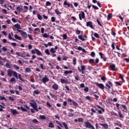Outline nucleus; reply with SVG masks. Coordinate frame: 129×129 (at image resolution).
<instances>
[{
    "mask_svg": "<svg viewBox=\"0 0 129 129\" xmlns=\"http://www.w3.org/2000/svg\"><path fill=\"white\" fill-rule=\"evenodd\" d=\"M31 101L32 102V103H30L31 106H32L33 109L36 110V111L37 112L39 111V110H38V105H37V102H36L35 100H31Z\"/></svg>",
    "mask_w": 129,
    "mask_h": 129,
    "instance_id": "1",
    "label": "nucleus"
},
{
    "mask_svg": "<svg viewBox=\"0 0 129 129\" xmlns=\"http://www.w3.org/2000/svg\"><path fill=\"white\" fill-rule=\"evenodd\" d=\"M12 74L15 78H17V79L19 78V79H20V80L22 81V82H25V80L23 79V78H22V75H21L20 74H18V73H17V72L13 71V72L12 73Z\"/></svg>",
    "mask_w": 129,
    "mask_h": 129,
    "instance_id": "2",
    "label": "nucleus"
},
{
    "mask_svg": "<svg viewBox=\"0 0 129 129\" xmlns=\"http://www.w3.org/2000/svg\"><path fill=\"white\" fill-rule=\"evenodd\" d=\"M85 124L87 128L95 129V127H94V126L92 125L91 123H90L88 121H85Z\"/></svg>",
    "mask_w": 129,
    "mask_h": 129,
    "instance_id": "3",
    "label": "nucleus"
},
{
    "mask_svg": "<svg viewBox=\"0 0 129 129\" xmlns=\"http://www.w3.org/2000/svg\"><path fill=\"white\" fill-rule=\"evenodd\" d=\"M97 107H98V108H99V109L100 110H98L97 108H95V110H96V111L98 112V113H99V114H102V112H104L105 111L104 110V108H102L101 106L97 105Z\"/></svg>",
    "mask_w": 129,
    "mask_h": 129,
    "instance_id": "4",
    "label": "nucleus"
},
{
    "mask_svg": "<svg viewBox=\"0 0 129 129\" xmlns=\"http://www.w3.org/2000/svg\"><path fill=\"white\" fill-rule=\"evenodd\" d=\"M85 66H81V69L80 67H78V70L79 71L80 73H82V74H84V73H85V72L84 71V70H85Z\"/></svg>",
    "mask_w": 129,
    "mask_h": 129,
    "instance_id": "5",
    "label": "nucleus"
},
{
    "mask_svg": "<svg viewBox=\"0 0 129 129\" xmlns=\"http://www.w3.org/2000/svg\"><path fill=\"white\" fill-rule=\"evenodd\" d=\"M95 84H96V86H97V87H99V88H100V89H101L102 90H104V88H107L104 86V85H103V84H99L97 82H95Z\"/></svg>",
    "mask_w": 129,
    "mask_h": 129,
    "instance_id": "6",
    "label": "nucleus"
},
{
    "mask_svg": "<svg viewBox=\"0 0 129 129\" xmlns=\"http://www.w3.org/2000/svg\"><path fill=\"white\" fill-rule=\"evenodd\" d=\"M105 87H106V89H110L111 87H113V85L111 81H108V83L105 84Z\"/></svg>",
    "mask_w": 129,
    "mask_h": 129,
    "instance_id": "7",
    "label": "nucleus"
},
{
    "mask_svg": "<svg viewBox=\"0 0 129 129\" xmlns=\"http://www.w3.org/2000/svg\"><path fill=\"white\" fill-rule=\"evenodd\" d=\"M79 17L80 21H82V19H85V13L84 12L82 11L81 13L79 14Z\"/></svg>",
    "mask_w": 129,
    "mask_h": 129,
    "instance_id": "8",
    "label": "nucleus"
},
{
    "mask_svg": "<svg viewBox=\"0 0 129 129\" xmlns=\"http://www.w3.org/2000/svg\"><path fill=\"white\" fill-rule=\"evenodd\" d=\"M99 55L101 58V59H102L104 62H106L107 60V58L104 56V54L102 53V52H99Z\"/></svg>",
    "mask_w": 129,
    "mask_h": 129,
    "instance_id": "9",
    "label": "nucleus"
},
{
    "mask_svg": "<svg viewBox=\"0 0 129 129\" xmlns=\"http://www.w3.org/2000/svg\"><path fill=\"white\" fill-rule=\"evenodd\" d=\"M86 26L87 27H89L90 28H91V29H94L93 24L91 21L87 22L86 24Z\"/></svg>",
    "mask_w": 129,
    "mask_h": 129,
    "instance_id": "10",
    "label": "nucleus"
},
{
    "mask_svg": "<svg viewBox=\"0 0 129 129\" xmlns=\"http://www.w3.org/2000/svg\"><path fill=\"white\" fill-rule=\"evenodd\" d=\"M41 81L44 83V84H46V82H48L49 81V78L47 77H44L42 79Z\"/></svg>",
    "mask_w": 129,
    "mask_h": 129,
    "instance_id": "11",
    "label": "nucleus"
},
{
    "mask_svg": "<svg viewBox=\"0 0 129 129\" xmlns=\"http://www.w3.org/2000/svg\"><path fill=\"white\" fill-rule=\"evenodd\" d=\"M13 71L12 70L8 69L7 71L8 76L9 77H12V76H13Z\"/></svg>",
    "mask_w": 129,
    "mask_h": 129,
    "instance_id": "12",
    "label": "nucleus"
},
{
    "mask_svg": "<svg viewBox=\"0 0 129 129\" xmlns=\"http://www.w3.org/2000/svg\"><path fill=\"white\" fill-rule=\"evenodd\" d=\"M110 68L111 69L112 71H116L115 69V64L113 63H110Z\"/></svg>",
    "mask_w": 129,
    "mask_h": 129,
    "instance_id": "13",
    "label": "nucleus"
},
{
    "mask_svg": "<svg viewBox=\"0 0 129 129\" xmlns=\"http://www.w3.org/2000/svg\"><path fill=\"white\" fill-rule=\"evenodd\" d=\"M21 35L24 39H27L28 38V34H27V33H26V32L23 31V32H21Z\"/></svg>",
    "mask_w": 129,
    "mask_h": 129,
    "instance_id": "14",
    "label": "nucleus"
},
{
    "mask_svg": "<svg viewBox=\"0 0 129 129\" xmlns=\"http://www.w3.org/2000/svg\"><path fill=\"white\" fill-rule=\"evenodd\" d=\"M52 89H54V90H58L59 89V86H58V84H54L52 86Z\"/></svg>",
    "mask_w": 129,
    "mask_h": 129,
    "instance_id": "15",
    "label": "nucleus"
},
{
    "mask_svg": "<svg viewBox=\"0 0 129 129\" xmlns=\"http://www.w3.org/2000/svg\"><path fill=\"white\" fill-rule=\"evenodd\" d=\"M60 82L61 84H68V80H66L64 79H60Z\"/></svg>",
    "mask_w": 129,
    "mask_h": 129,
    "instance_id": "16",
    "label": "nucleus"
},
{
    "mask_svg": "<svg viewBox=\"0 0 129 129\" xmlns=\"http://www.w3.org/2000/svg\"><path fill=\"white\" fill-rule=\"evenodd\" d=\"M11 112L14 115H16V114H19V112L18 111H17L16 109H11Z\"/></svg>",
    "mask_w": 129,
    "mask_h": 129,
    "instance_id": "17",
    "label": "nucleus"
},
{
    "mask_svg": "<svg viewBox=\"0 0 129 129\" xmlns=\"http://www.w3.org/2000/svg\"><path fill=\"white\" fill-rule=\"evenodd\" d=\"M77 50L79 51H82L83 53H86V50H85V49L82 48L81 46H78Z\"/></svg>",
    "mask_w": 129,
    "mask_h": 129,
    "instance_id": "18",
    "label": "nucleus"
},
{
    "mask_svg": "<svg viewBox=\"0 0 129 129\" xmlns=\"http://www.w3.org/2000/svg\"><path fill=\"white\" fill-rule=\"evenodd\" d=\"M100 125H101V126L103 127L105 129H108V124L107 123H100Z\"/></svg>",
    "mask_w": 129,
    "mask_h": 129,
    "instance_id": "19",
    "label": "nucleus"
},
{
    "mask_svg": "<svg viewBox=\"0 0 129 129\" xmlns=\"http://www.w3.org/2000/svg\"><path fill=\"white\" fill-rule=\"evenodd\" d=\"M14 27L16 28V29H18V30H21L22 27H21V25L19 24V23H17L15 25H14Z\"/></svg>",
    "mask_w": 129,
    "mask_h": 129,
    "instance_id": "20",
    "label": "nucleus"
},
{
    "mask_svg": "<svg viewBox=\"0 0 129 129\" xmlns=\"http://www.w3.org/2000/svg\"><path fill=\"white\" fill-rule=\"evenodd\" d=\"M36 53L37 56H43V54L42 53V52H41V51L38 49L36 50Z\"/></svg>",
    "mask_w": 129,
    "mask_h": 129,
    "instance_id": "21",
    "label": "nucleus"
},
{
    "mask_svg": "<svg viewBox=\"0 0 129 129\" xmlns=\"http://www.w3.org/2000/svg\"><path fill=\"white\" fill-rule=\"evenodd\" d=\"M63 73L65 75H67L68 74H71L72 73H73V71H65L63 72Z\"/></svg>",
    "mask_w": 129,
    "mask_h": 129,
    "instance_id": "22",
    "label": "nucleus"
},
{
    "mask_svg": "<svg viewBox=\"0 0 129 129\" xmlns=\"http://www.w3.org/2000/svg\"><path fill=\"white\" fill-rule=\"evenodd\" d=\"M53 44H52V42H49L47 44H44V46H45V48H48L49 46H52Z\"/></svg>",
    "mask_w": 129,
    "mask_h": 129,
    "instance_id": "23",
    "label": "nucleus"
},
{
    "mask_svg": "<svg viewBox=\"0 0 129 129\" xmlns=\"http://www.w3.org/2000/svg\"><path fill=\"white\" fill-rule=\"evenodd\" d=\"M5 60V58L0 56V65L1 66H4V63H3V61Z\"/></svg>",
    "mask_w": 129,
    "mask_h": 129,
    "instance_id": "24",
    "label": "nucleus"
},
{
    "mask_svg": "<svg viewBox=\"0 0 129 129\" xmlns=\"http://www.w3.org/2000/svg\"><path fill=\"white\" fill-rule=\"evenodd\" d=\"M14 38H15V39H16V40H19L20 41H21V40H22V38H21L20 36H19L17 34L14 35Z\"/></svg>",
    "mask_w": 129,
    "mask_h": 129,
    "instance_id": "25",
    "label": "nucleus"
},
{
    "mask_svg": "<svg viewBox=\"0 0 129 129\" xmlns=\"http://www.w3.org/2000/svg\"><path fill=\"white\" fill-rule=\"evenodd\" d=\"M23 10H24L23 9V7L22 6H18L17 8V11H18V12H22L23 11Z\"/></svg>",
    "mask_w": 129,
    "mask_h": 129,
    "instance_id": "26",
    "label": "nucleus"
},
{
    "mask_svg": "<svg viewBox=\"0 0 129 129\" xmlns=\"http://www.w3.org/2000/svg\"><path fill=\"white\" fill-rule=\"evenodd\" d=\"M32 70H31V69L30 68H26L25 70V72L26 73H30Z\"/></svg>",
    "mask_w": 129,
    "mask_h": 129,
    "instance_id": "27",
    "label": "nucleus"
},
{
    "mask_svg": "<svg viewBox=\"0 0 129 129\" xmlns=\"http://www.w3.org/2000/svg\"><path fill=\"white\" fill-rule=\"evenodd\" d=\"M68 101L69 102V104L70 105H72V103H73V100H72L71 98L68 99Z\"/></svg>",
    "mask_w": 129,
    "mask_h": 129,
    "instance_id": "28",
    "label": "nucleus"
},
{
    "mask_svg": "<svg viewBox=\"0 0 129 129\" xmlns=\"http://www.w3.org/2000/svg\"><path fill=\"white\" fill-rule=\"evenodd\" d=\"M48 127H51L53 128L55 127V125H54V123H53V122H50L49 123Z\"/></svg>",
    "mask_w": 129,
    "mask_h": 129,
    "instance_id": "29",
    "label": "nucleus"
},
{
    "mask_svg": "<svg viewBox=\"0 0 129 129\" xmlns=\"http://www.w3.org/2000/svg\"><path fill=\"white\" fill-rule=\"evenodd\" d=\"M63 5H64V6H67L69 8H70L71 5L70 4L68 3V2H67V1H64Z\"/></svg>",
    "mask_w": 129,
    "mask_h": 129,
    "instance_id": "30",
    "label": "nucleus"
},
{
    "mask_svg": "<svg viewBox=\"0 0 129 129\" xmlns=\"http://www.w3.org/2000/svg\"><path fill=\"white\" fill-rule=\"evenodd\" d=\"M39 118H40V119H42V120H45V119H46V116H45V115H40L39 116Z\"/></svg>",
    "mask_w": 129,
    "mask_h": 129,
    "instance_id": "31",
    "label": "nucleus"
},
{
    "mask_svg": "<svg viewBox=\"0 0 129 129\" xmlns=\"http://www.w3.org/2000/svg\"><path fill=\"white\" fill-rule=\"evenodd\" d=\"M78 38L80 40H81V41H85V39L83 38V36L82 35H78Z\"/></svg>",
    "mask_w": 129,
    "mask_h": 129,
    "instance_id": "32",
    "label": "nucleus"
},
{
    "mask_svg": "<svg viewBox=\"0 0 129 129\" xmlns=\"http://www.w3.org/2000/svg\"><path fill=\"white\" fill-rule=\"evenodd\" d=\"M118 114L120 118H123L124 116H123V115H122V113H121V111H119L118 112Z\"/></svg>",
    "mask_w": 129,
    "mask_h": 129,
    "instance_id": "33",
    "label": "nucleus"
},
{
    "mask_svg": "<svg viewBox=\"0 0 129 129\" xmlns=\"http://www.w3.org/2000/svg\"><path fill=\"white\" fill-rule=\"evenodd\" d=\"M50 52H51V53H52V54L56 53L55 49L53 47L50 48Z\"/></svg>",
    "mask_w": 129,
    "mask_h": 129,
    "instance_id": "34",
    "label": "nucleus"
},
{
    "mask_svg": "<svg viewBox=\"0 0 129 129\" xmlns=\"http://www.w3.org/2000/svg\"><path fill=\"white\" fill-rule=\"evenodd\" d=\"M112 18V14L110 13L107 16V20L109 21V20H110V19H111Z\"/></svg>",
    "mask_w": 129,
    "mask_h": 129,
    "instance_id": "35",
    "label": "nucleus"
},
{
    "mask_svg": "<svg viewBox=\"0 0 129 129\" xmlns=\"http://www.w3.org/2000/svg\"><path fill=\"white\" fill-rule=\"evenodd\" d=\"M54 12L56 15H61V12H60V11H59L58 9H55Z\"/></svg>",
    "mask_w": 129,
    "mask_h": 129,
    "instance_id": "36",
    "label": "nucleus"
},
{
    "mask_svg": "<svg viewBox=\"0 0 129 129\" xmlns=\"http://www.w3.org/2000/svg\"><path fill=\"white\" fill-rule=\"evenodd\" d=\"M37 18L40 21H42V20H43V17H42L40 14H37Z\"/></svg>",
    "mask_w": 129,
    "mask_h": 129,
    "instance_id": "37",
    "label": "nucleus"
},
{
    "mask_svg": "<svg viewBox=\"0 0 129 129\" xmlns=\"http://www.w3.org/2000/svg\"><path fill=\"white\" fill-rule=\"evenodd\" d=\"M62 124L66 129H69L68 127V125H67L65 122H62Z\"/></svg>",
    "mask_w": 129,
    "mask_h": 129,
    "instance_id": "38",
    "label": "nucleus"
},
{
    "mask_svg": "<svg viewBox=\"0 0 129 129\" xmlns=\"http://www.w3.org/2000/svg\"><path fill=\"white\" fill-rule=\"evenodd\" d=\"M77 60V59H76V58H73V65H76Z\"/></svg>",
    "mask_w": 129,
    "mask_h": 129,
    "instance_id": "39",
    "label": "nucleus"
},
{
    "mask_svg": "<svg viewBox=\"0 0 129 129\" xmlns=\"http://www.w3.org/2000/svg\"><path fill=\"white\" fill-rule=\"evenodd\" d=\"M32 122H33V123H36L38 124V123H39V121H38L37 119H33L32 120Z\"/></svg>",
    "mask_w": 129,
    "mask_h": 129,
    "instance_id": "40",
    "label": "nucleus"
},
{
    "mask_svg": "<svg viewBox=\"0 0 129 129\" xmlns=\"http://www.w3.org/2000/svg\"><path fill=\"white\" fill-rule=\"evenodd\" d=\"M10 82H11V83H13V82H14V83H16V79L14 77L10 79Z\"/></svg>",
    "mask_w": 129,
    "mask_h": 129,
    "instance_id": "41",
    "label": "nucleus"
},
{
    "mask_svg": "<svg viewBox=\"0 0 129 129\" xmlns=\"http://www.w3.org/2000/svg\"><path fill=\"white\" fill-rule=\"evenodd\" d=\"M119 77L123 82H124V79H123V77H122V75H121V74H119Z\"/></svg>",
    "mask_w": 129,
    "mask_h": 129,
    "instance_id": "42",
    "label": "nucleus"
},
{
    "mask_svg": "<svg viewBox=\"0 0 129 129\" xmlns=\"http://www.w3.org/2000/svg\"><path fill=\"white\" fill-rule=\"evenodd\" d=\"M94 36L97 39H99L100 38L99 34H98V33H94Z\"/></svg>",
    "mask_w": 129,
    "mask_h": 129,
    "instance_id": "43",
    "label": "nucleus"
},
{
    "mask_svg": "<svg viewBox=\"0 0 129 129\" xmlns=\"http://www.w3.org/2000/svg\"><path fill=\"white\" fill-rule=\"evenodd\" d=\"M40 92H41L39 91V90H36L34 91L33 93L38 95V94H39Z\"/></svg>",
    "mask_w": 129,
    "mask_h": 129,
    "instance_id": "44",
    "label": "nucleus"
},
{
    "mask_svg": "<svg viewBox=\"0 0 129 129\" xmlns=\"http://www.w3.org/2000/svg\"><path fill=\"white\" fill-rule=\"evenodd\" d=\"M51 21L52 22V23H55L56 22V18H55V17L52 16L51 18Z\"/></svg>",
    "mask_w": 129,
    "mask_h": 129,
    "instance_id": "45",
    "label": "nucleus"
},
{
    "mask_svg": "<svg viewBox=\"0 0 129 129\" xmlns=\"http://www.w3.org/2000/svg\"><path fill=\"white\" fill-rule=\"evenodd\" d=\"M42 37L43 38H49V35L47 34V33H44L43 34H42Z\"/></svg>",
    "mask_w": 129,
    "mask_h": 129,
    "instance_id": "46",
    "label": "nucleus"
},
{
    "mask_svg": "<svg viewBox=\"0 0 129 129\" xmlns=\"http://www.w3.org/2000/svg\"><path fill=\"white\" fill-rule=\"evenodd\" d=\"M111 115H114V116H118V115H117V113L114 112V111L111 112Z\"/></svg>",
    "mask_w": 129,
    "mask_h": 129,
    "instance_id": "47",
    "label": "nucleus"
},
{
    "mask_svg": "<svg viewBox=\"0 0 129 129\" xmlns=\"http://www.w3.org/2000/svg\"><path fill=\"white\" fill-rule=\"evenodd\" d=\"M46 104L47 106H48V107H49V108H50V107H52V105H51V104H50L49 101L46 102Z\"/></svg>",
    "mask_w": 129,
    "mask_h": 129,
    "instance_id": "48",
    "label": "nucleus"
},
{
    "mask_svg": "<svg viewBox=\"0 0 129 129\" xmlns=\"http://www.w3.org/2000/svg\"><path fill=\"white\" fill-rule=\"evenodd\" d=\"M78 121L79 122H83L84 121V120L82 118H78Z\"/></svg>",
    "mask_w": 129,
    "mask_h": 129,
    "instance_id": "49",
    "label": "nucleus"
},
{
    "mask_svg": "<svg viewBox=\"0 0 129 129\" xmlns=\"http://www.w3.org/2000/svg\"><path fill=\"white\" fill-rule=\"evenodd\" d=\"M21 109L22 111L27 112L28 110H27L25 108L23 107V106H21Z\"/></svg>",
    "mask_w": 129,
    "mask_h": 129,
    "instance_id": "50",
    "label": "nucleus"
},
{
    "mask_svg": "<svg viewBox=\"0 0 129 129\" xmlns=\"http://www.w3.org/2000/svg\"><path fill=\"white\" fill-rule=\"evenodd\" d=\"M28 38L29 39H30V40H31V41H33V40H34V38H33V35H28Z\"/></svg>",
    "mask_w": 129,
    "mask_h": 129,
    "instance_id": "51",
    "label": "nucleus"
},
{
    "mask_svg": "<svg viewBox=\"0 0 129 129\" xmlns=\"http://www.w3.org/2000/svg\"><path fill=\"white\" fill-rule=\"evenodd\" d=\"M94 93H96V92L93 93V95L94 97H95V98H96L97 99H98V98H99V96Z\"/></svg>",
    "mask_w": 129,
    "mask_h": 129,
    "instance_id": "52",
    "label": "nucleus"
},
{
    "mask_svg": "<svg viewBox=\"0 0 129 129\" xmlns=\"http://www.w3.org/2000/svg\"><path fill=\"white\" fill-rule=\"evenodd\" d=\"M85 92H88L89 91V88L88 87H85L84 89Z\"/></svg>",
    "mask_w": 129,
    "mask_h": 129,
    "instance_id": "53",
    "label": "nucleus"
},
{
    "mask_svg": "<svg viewBox=\"0 0 129 129\" xmlns=\"http://www.w3.org/2000/svg\"><path fill=\"white\" fill-rule=\"evenodd\" d=\"M96 22L97 24L100 26V27H102V25L101 24V23H100V21L98 19H96Z\"/></svg>",
    "mask_w": 129,
    "mask_h": 129,
    "instance_id": "54",
    "label": "nucleus"
},
{
    "mask_svg": "<svg viewBox=\"0 0 129 129\" xmlns=\"http://www.w3.org/2000/svg\"><path fill=\"white\" fill-rule=\"evenodd\" d=\"M90 56H91V57H95V52H94V51L91 52V54H90Z\"/></svg>",
    "mask_w": 129,
    "mask_h": 129,
    "instance_id": "55",
    "label": "nucleus"
},
{
    "mask_svg": "<svg viewBox=\"0 0 129 129\" xmlns=\"http://www.w3.org/2000/svg\"><path fill=\"white\" fill-rule=\"evenodd\" d=\"M62 38H63V40H67L68 38L67 34H64L62 35Z\"/></svg>",
    "mask_w": 129,
    "mask_h": 129,
    "instance_id": "56",
    "label": "nucleus"
},
{
    "mask_svg": "<svg viewBox=\"0 0 129 129\" xmlns=\"http://www.w3.org/2000/svg\"><path fill=\"white\" fill-rule=\"evenodd\" d=\"M45 54H47L48 55H50V52H49V49H46L45 51H44Z\"/></svg>",
    "mask_w": 129,
    "mask_h": 129,
    "instance_id": "57",
    "label": "nucleus"
},
{
    "mask_svg": "<svg viewBox=\"0 0 129 129\" xmlns=\"http://www.w3.org/2000/svg\"><path fill=\"white\" fill-rule=\"evenodd\" d=\"M9 100H11V101H15V99H14V97H13L12 96H9Z\"/></svg>",
    "mask_w": 129,
    "mask_h": 129,
    "instance_id": "58",
    "label": "nucleus"
},
{
    "mask_svg": "<svg viewBox=\"0 0 129 129\" xmlns=\"http://www.w3.org/2000/svg\"><path fill=\"white\" fill-rule=\"evenodd\" d=\"M73 104L74 106H78V103L75 101H73Z\"/></svg>",
    "mask_w": 129,
    "mask_h": 129,
    "instance_id": "59",
    "label": "nucleus"
},
{
    "mask_svg": "<svg viewBox=\"0 0 129 129\" xmlns=\"http://www.w3.org/2000/svg\"><path fill=\"white\" fill-rule=\"evenodd\" d=\"M114 45H115L114 42H112L111 45V46L112 48V50H114V49H115V47L114 46Z\"/></svg>",
    "mask_w": 129,
    "mask_h": 129,
    "instance_id": "60",
    "label": "nucleus"
},
{
    "mask_svg": "<svg viewBox=\"0 0 129 129\" xmlns=\"http://www.w3.org/2000/svg\"><path fill=\"white\" fill-rule=\"evenodd\" d=\"M46 6L47 7H49V6H51V2H50L49 1H47L46 3Z\"/></svg>",
    "mask_w": 129,
    "mask_h": 129,
    "instance_id": "61",
    "label": "nucleus"
},
{
    "mask_svg": "<svg viewBox=\"0 0 129 129\" xmlns=\"http://www.w3.org/2000/svg\"><path fill=\"white\" fill-rule=\"evenodd\" d=\"M89 63H94V60L92 58H91L89 60Z\"/></svg>",
    "mask_w": 129,
    "mask_h": 129,
    "instance_id": "62",
    "label": "nucleus"
},
{
    "mask_svg": "<svg viewBox=\"0 0 129 129\" xmlns=\"http://www.w3.org/2000/svg\"><path fill=\"white\" fill-rule=\"evenodd\" d=\"M36 50H37V48H35L34 49H33L31 50L32 54H36Z\"/></svg>",
    "mask_w": 129,
    "mask_h": 129,
    "instance_id": "63",
    "label": "nucleus"
},
{
    "mask_svg": "<svg viewBox=\"0 0 129 129\" xmlns=\"http://www.w3.org/2000/svg\"><path fill=\"white\" fill-rule=\"evenodd\" d=\"M92 7L94 10H98V8L96 6L92 5Z\"/></svg>",
    "mask_w": 129,
    "mask_h": 129,
    "instance_id": "64",
    "label": "nucleus"
}]
</instances>
